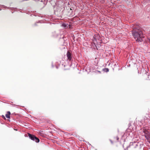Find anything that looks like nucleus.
Segmentation results:
<instances>
[{
    "instance_id": "1",
    "label": "nucleus",
    "mask_w": 150,
    "mask_h": 150,
    "mask_svg": "<svg viewBox=\"0 0 150 150\" xmlns=\"http://www.w3.org/2000/svg\"><path fill=\"white\" fill-rule=\"evenodd\" d=\"M132 34L137 42H141L143 41L144 35L140 29H137L135 27L133 28L132 31Z\"/></svg>"
},
{
    "instance_id": "2",
    "label": "nucleus",
    "mask_w": 150,
    "mask_h": 150,
    "mask_svg": "<svg viewBox=\"0 0 150 150\" xmlns=\"http://www.w3.org/2000/svg\"><path fill=\"white\" fill-rule=\"evenodd\" d=\"M144 136L148 141L150 143V135L147 131H144Z\"/></svg>"
},
{
    "instance_id": "3",
    "label": "nucleus",
    "mask_w": 150,
    "mask_h": 150,
    "mask_svg": "<svg viewBox=\"0 0 150 150\" xmlns=\"http://www.w3.org/2000/svg\"><path fill=\"white\" fill-rule=\"evenodd\" d=\"M67 56L68 58V59L70 60L71 59V54L69 51H68L67 52Z\"/></svg>"
},
{
    "instance_id": "4",
    "label": "nucleus",
    "mask_w": 150,
    "mask_h": 150,
    "mask_svg": "<svg viewBox=\"0 0 150 150\" xmlns=\"http://www.w3.org/2000/svg\"><path fill=\"white\" fill-rule=\"evenodd\" d=\"M28 136L30 139H31V140H32L33 141L35 139L34 137H36L34 135H32L30 134H28Z\"/></svg>"
},
{
    "instance_id": "5",
    "label": "nucleus",
    "mask_w": 150,
    "mask_h": 150,
    "mask_svg": "<svg viewBox=\"0 0 150 150\" xmlns=\"http://www.w3.org/2000/svg\"><path fill=\"white\" fill-rule=\"evenodd\" d=\"M11 113L9 111H8L7 112V113L6 115V116L7 118H9L10 117Z\"/></svg>"
},
{
    "instance_id": "6",
    "label": "nucleus",
    "mask_w": 150,
    "mask_h": 150,
    "mask_svg": "<svg viewBox=\"0 0 150 150\" xmlns=\"http://www.w3.org/2000/svg\"><path fill=\"white\" fill-rule=\"evenodd\" d=\"M35 137V139H34V140H33V141H35V142L37 143L39 142L40 141L39 139L37 137Z\"/></svg>"
},
{
    "instance_id": "7",
    "label": "nucleus",
    "mask_w": 150,
    "mask_h": 150,
    "mask_svg": "<svg viewBox=\"0 0 150 150\" xmlns=\"http://www.w3.org/2000/svg\"><path fill=\"white\" fill-rule=\"evenodd\" d=\"M103 71L106 72H107L109 71V69L108 68H105L103 69Z\"/></svg>"
},
{
    "instance_id": "8",
    "label": "nucleus",
    "mask_w": 150,
    "mask_h": 150,
    "mask_svg": "<svg viewBox=\"0 0 150 150\" xmlns=\"http://www.w3.org/2000/svg\"><path fill=\"white\" fill-rule=\"evenodd\" d=\"M133 145L134 146V148H136V147L137 146V143L136 142L133 143Z\"/></svg>"
},
{
    "instance_id": "9",
    "label": "nucleus",
    "mask_w": 150,
    "mask_h": 150,
    "mask_svg": "<svg viewBox=\"0 0 150 150\" xmlns=\"http://www.w3.org/2000/svg\"><path fill=\"white\" fill-rule=\"evenodd\" d=\"M116 138H117V140L118 141L119 140V137H117Z\"/></svg>"
},
{
    "instance_id": "10",
    "label": "nucleus",
    "mask_w": 150,
    "mask_h": 150,
    "mask_svg": "<svg viewBox=\"0 0 150 150\" xmlns=\"http://www.w3.org/2000/svg\"><path fill=\"white\" fill-rule=\"evenodd\" d=\"M110 142H111V143L112 144H113V142L111 140H110Z\"/></svg>"
},
{
    "instance_id": "11",
    "label": "nucleus",
    "mask_w": 150,
    "mask_h": 150,
    "mask_svg": "<svg viewBox=\"0 0 150 150\" xmlns=\"http://www.w3.org/2000/svg\"><path fill=\"white\" fill-rule=\"evenodd\" d=\"M95 40H96V39L94 38V40H93V41H95Z\"/></svg>"
}]
</instances>
